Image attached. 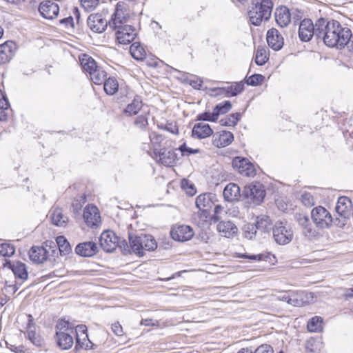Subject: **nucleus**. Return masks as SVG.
<instances>
[{"label": "nucleus", "mask_w": 353, "mask_h": 353, "mask_svg": "<svg viewBox=\"0 0 353 353\" xmlns=\"http://www.w3.org/2000/svg\"><path fill=\"white\" fill-rule=\"evenodd\" d=\"M317 30L320 39L330 48H343L352 38L351 30L336 20L320 17L317 19Z\"/></svg>", "instance_id": "obj_1"}, {"label": "nucleus", "mask_w": 353, "mask_h": 353, "mask_svg": "<svg viewBox=\"0 0 353 353\" xmlns=\"http://www.w3.org/2000/svg\"><path fill=\"white\" fill-rule=\"evenodd\" d=\"M131 23V18L128 14L117 8L109 21V26L115 30L116 38L120 44H129L134 40L137 33Z\"/></svg>", "instance_id": "obj_2"}, {"label": "nucleus", "mask_w": 353, "mask_h": 353, "mask_svg": "<svg viewBox=\"0 0 353 353\" xmlns=\"http://www.w3.org/2000/svg\"><path fill=\"white\" fill-rule=\"evenodd\" d=\"M129 242L132 251L139 256L144 254V251H152L157 247L155 239L151 235L144 234H129Z\"/></svg>", "instance_id": "obj_3"}, {"label": "nucleus", "mask_w": 353, "mask_h": 353, "mask_svg": "<svg viewBox=\"0 0 353 353\" xmlns=\"http://www.w3.org/2000/svg\"><path fill=\"white\" fill-rule=\"evenodd\" d=\"M273 3L271 0H261L249 12L250 21L254 26H259L263 20L270 19L272 11Z\"/></svg>", "instance_id": "obj_4"}, {"label": "nucleus", "mask_w": 353, "mask_h": 353, "mask_svg": "<svg viewBox=\"0 0 353 353\" xmlns=\"http://www.w3.org/2000/svg\"><path fill=\"white\" fill-rule=\"evenodd\" d=\"M317 32V20L314 24L310 19H304L301 21L299 28V37L301 41L308 42L313 36H315L318 39H320Z\"/></svg>", "instance_id": "obj_5"}, {"label": "nucleus", "mask_w": 353, "mask_h": 353, "mask_svg": "<svg viewBox=\"0 0 353 353\" xmlns=\"http://www.w3.org/2000/svg\"><path fill=\"white\" fill-rule=\"evenodd\" d=\"M243 194L249 202L258 205L263 201L265 191L260 183L250 184L244 188Z\"/></svg>", "instance_id": "obj_6"}, {"label": "nucleus", "mask_w": 353, "mask_h": 353, "mask_svg": "<svg viewBox=\"0 0 353 353\" xmlns=\"http://www.w3.org/2000/svg\"><path fill=\"white\" fill-rule=\"evenodd\" d=\"M313 222L320 228H328L333 221L330 212L323 207L318 206L311 212Z\"/></svg>", "instance_id": "obj_7"}, {"label": "nucleus", "mask_w": 353, "mask_h": 353, "mask_svg": "<svg viewBox=\"0 0 353 353\" xmlns=\"http://www.w3.org/2000/svg\"><path fill=\"white\" fill-rule=\"evenodd\" d=\"M272 232L275 241L280 245L288 244L292 240V230L287 228L283 222L276 223L272 228Z\"/></svg>", "instance_id": "obj_8"}, {"label": "nucleus", "mask_w": 353, "mask_h": 353, "mask_svg": "<svg viewBox=\"0 0 353 353\" xmlns=\"http://www.w3.org/2000/svg\"><path fill=\"white\" fill-rule=\"evenodd\" d=\"M232 165L242 175L254 176L256 174L254 165L248 159L236 157L233 159Z\"/></svg>", "instance_id": "obj_9"}, {"label": "nucleus", "mask_w": 353, "mask_h": 353, "mask_svg": "<svg viewBox=\"0 0 353 353\" xmlns=\"http://www.w3.org/2000/svg\"><path fill=\"white\" fill-rule=\"evenodd\" d=\"M87 23L92 32L101 33L106 30L109 21H107L103 13H95L88 17Z\"/></svg>", "instance_id": "obj_10"}, {"label": "nucleus", "mask_w": 353, "mask_h": 353, "mask_svg": "<svg viewBox=\"0 0 353 353\" xmlns=\"http://www.w3.org/2000/svg\"><path fill=\"white\" fill-rule=\"evenodd\" d=\"M101 248L106 252H112L119 245V238L112 231L103 232L99 239Z\"/></svg>", "instance_id": "obj_11"}, {"label": "nucleus", "mask_w": 353, "mask_h": 353, "mask_svg": "<svg viewBox=\"0 0 353 353\" xmlns=\"http://www.w3.org/2000/svg\"><path fill=\"white\" fill-rule=\"evenodd\" d=\"M243 89V83L239 82L226 87L214 88L210 90L214 93V96H225L230 97L238 95Z\"/></svg>", "instance_id": "obj_12"}, {"label": "nucleus", "mask_w": 353, "mask_h": 353, "mask_svg": "<svg viewBox=\"0 0 353 353\" xmlns=\"http://www.w3.org/2000/svg\"><path fill=\"white\" fill-rule=\"evenodd\" d=\"M39 11L41 16L45 19H53L58 16L59 7L54 1L47 0L40 3Z\"/></svg>", "instance_id": "obj_13"}, {"label": "nucleus", "mask_w": 353, "mask_h": 353, "mask_svg": "<svg viewBox=\"0 0 353 353\" xmlns=\"http://www.w3.org/2000/svg\"><path fill=\"white\" fill-rule=\"evenodd\" d=\"M170 235L174 241L184 242L192 238L194 232L190 226L181 225L172 228Z\"/></svg>", "instance_id": "obj_14"}, {"label": "nucleus", "mask_w": 353, "mask_h": 353, "mask_svg": "<svg viewBox=\"0 0 353 353\" xmlns=\"http://www.w3.org/2000/svg\"><path fill=\"white\" fill-rule=\"evenodd\" d=\"M154 154L155 158H159V161L164 165L170 166L177 160V154L175 150H167L165 148H154Z\"/></svg>", "instance_id": "obj_15"}, {"label": "nucleus", "mask_w": 353, "mask_h": 353, "mask_svg": "<svg viewBox=\"0 0 353 353\" xmlns=\"http://www.w3.org/2000/svg\"><path fill=\"white\" fill-rule=\"evenodd\" d=\"M83 216L85 223L89 227L97 225L101 220L99 210L93 205H88L85 208Z\"/></svg>", "instance_id": "obj_16"}, {"label": "nucleus", "mask_w": 353, "mask_h": 353, "mask_svg": "<svg viewBox=\"0 0 353 353\" xmlns=\"http://www.w3.org/2000/svg\"><path fill=\"white\" fill-rule=\"evenodd\" d=\"M336 213L342 218V225H345V220L349 219L351 215V201L346 196L339 198L336 208Z\"/></svg>", "instance_id": "obj_17"}, {"label": "nucleus", "mask_w": 353, "mask_h": 353, "mask_svg": "<svg viewBox=\"0 0 353 353\" xmlns=\"http://www.w3.org/2000/svg\"><path fill=\"white\" fill-rule=\"evenodd\" d=\"M266 39L268 46L275 51L280 50L283 46V37L275 28H271L268 31Z\"/></svg>", "instance_id": "obj_18"}, {"label": "nucleus", "mask_w": 353, "mask_h": 353, "mask_svg": "<svg viewBox=\"0 0 353 353\" xmlns=\"http://www.w3.org/2000/svg\"><path fill=\"white\" fill-rule=\"evenodd\" d=\"M77 254L83 257H91L98 252V247L93 241L79 243L75 248Z\"/></svg>", "instance_id": "obj_19"}, {"label": "nucleus", "mask_w": 353, "mask_h": 353, "mask_svg": "<svg viewBox=\"0 0 353 353\" xmlns=\"http://www.w3.org/2000/svg\"><path fill=\"white\" fill-rule=\"evenodd\" d=\"M16 44L12 41H7L0 45V64L10 61L14 54Z\"/></svg>", "instance_id": "obj_20"}, {"label": "nucleus", "mask_w": 353, "mask_h": 353, "mask_svg": "<svg viewBox=\"0 0 353 353\" xmlns=\"http://www.w3.org/2000/svg\"><path fill=\"white\" fill-rule=\"evenodd\" d=\"M28 255L33 263L40 264L47 260L48 252L43 246H32L29 250Z\"/></svg>", "instance_id": "obj_21"}, {"label": "nucleus", "mask_w": 353, "mask_h": 353, "mask_svg": "<svg viewBox=\"0 0 353 353\" xmlns=\"http://www.w3.org/2000/svg\"><path fill=\"white\" fill-rule=\"evenodd\" d=\"M276 23L281 28L286 27L291 21L290 10L286 6L277 8L274 12Z\"/></svg>", "instance_id": "obj_22"}, {"label": "nucleus", "mask_w": 353, "mask_h": 353, "mask_svg": "<svg viewBox=\"0 0 353 353\" xmlns=\"http://www.w3.org/2000/svg\"><path fill=\"white\" fill-rule=\"evenodd\" d=\"M216 229L223 236L226 238L233 237L238 232L237 227L230 221H220L216 225Z\"/></svg>", "instance_id": "obj_23"}, {"label": "nucleus", "mask_w": 353, "mask_h": 353, "mask_svg": "<svg viewBox=\"0 0 353 353\" xmlns=\"http://www.w3.org/2000/svg\"><path fill=\"white\" fill-rule=\"evenodd\" d=\"M296 220L299 225L303 228V233L310 239H312L317 236L315 230L311 228L310 219L307 216L299 214L296 216Z\"/></svg>", "instance_id": "obj_24"}, {"label": "nucleus", "mask_w": 353, "mask_h": 353, "mask_svg": "<svg viewBox=\"0 0 353 353\" xmlns=\"http://www.w3.org/2000/svg\"><path fill=\"white\" fill-rule=\"evenodd\" d=\"M292 305L295 307H301L305 303H309L313 299V295L311 292L297 291L296 292H292Z\"/></svg>", "instance_id": "obj_25"}, {"label": "nucleus", "mask_w": 353, "mask_h": 353, "mask_svg": "<svg viewBox=\"0 0 353 353\" xmlns=\"http://www.w3.org/2000/svg\"><path fill=\"white\" fill-rule=\"evenodd\" d=\"M6 266L12 270L14 276L20 279L26 280L28 276L27 267L25 263L20 261H14L6 263Z\"/></svg>", "instance_id": "obj_26"}, {"label": "nucleus", "mask_w": 353, "mask_h": 353, "mask_svg": "<svg viewBox=\"0 0 353 353\" xmlns=\"http://www.w3.org/2000/svg\"><path fill=\"white\" fill-rule=\"evenodd\" d=\"M223 195L225 201L230 202L238 201L241 196L240 188L236 183H230L225 187Z\"/></svg>", "instance_id": "obj_27"}, {"label": "nucleus", "mask_w": 353, "mask_h": 353, "mask_svg": "<svg viewBox=\"0 0 353 353\" xmlns=\"http://www.w3.org/2000/svg\"><path fill=\"white\" fill-rule=\"evenodd\" d=\"M213 130L211 129L210 126L204 123H197L194 124L192 130V137L199 139L208 137L211 136Z\"/></svg>", "instance_id": "obj_28"}, {"label": "nucleus", "mask_w": 353, "mask_h": 353, "mask_svg": "<svg viewBox=\"0 0 353 353\" xmlns=\"http://www.w3.org/2000/svg\"><path fill=\"white\" fill-rule=\"evenodd\" d=\"M213 144L218 148H223L230 145L234 140L233 134L229 131H222L213 137Z\"/></svg>", "instance_id": "obj_29"}, {"label": "nucleus", "mask_w": 353, "mask_h": 353, "mask_svg": "<svg viewBox=\"0 0 353 353\" xmlns=\"http://www.w3.org/2000/svg\"><path fill=\"white\" fill-rule=\"evenodd\" d=\"M58 345L63 350H68L72 347L74 341L70 333L60 332L56 333Z\"/></svg>", "instance_id": "obj_30"}, {"label": "nucleus", "mask_w": 353, "mask_h": 353, "mask_svg": "<svg viewBox=\"0 0 353 353\" xmlns=\"http://www.w3.org/2000/svg\"><path fill=\"white\" fill-rule=\"evenodd\" d=\"M79 61L83 70L89 75L99 68L94 59L86 54H83L79 57Z\"/></svg>", "instance_id": "obj_31"}, {"label": "nucleus", "mask_w": 353, "mask_h": 353, "mask_svg": "<svg viewBox=\"0 0 353 353\" xmlns=\"http://www.w3.org/2000/svg\"><path fill=\"white\" fill-rule=\"evenodd\" d=\"M255 225L256 229L261 230L262 232H270L273 228L272 220L266 215L258 216Z\"/></svg>", "instance_id": "obj_32"}, {"label": "nucleus", "mask_w": 353, "mask_h": 353, "mask_svg": "<svg viewBox=\"0 0 353 353\" xmlns=\"http://www.w3.org/2000/svg\"><path fill=\"white\" fill-rule=\"evenodd\" d=\"M51 220L52 224L57 226L65 227L68 221V217L63 215L61 209L55 208L51 214Z\"/></svg>", "instance_id": "obj_33"}, {"label": "nucleus", "mask_w": 353, "mask_h": 353, "mask_svg": "<svg viewBox=\"0 0 353 353\" xmlns=\"http://www.w3.org/2000/svg\"><path fill=\"white\" fill-rule=\"evenodd\" d=\"M130 52L132 57L138 61L143 60L146 56L144 48L139 42H134L130 46Z\"/></svg>", "instance_id": "obj_34"}, {"label": "nucleus", "mask_w": 353, "mask_h": 353, "mask_svg": "<svg viewBox=\"0 0 353 353\" xmlns=\"http://www.w3.org/2000/svg\"><path fill=\"white\" fill-rule=\"evenodd\" d=\"M196 206L203 212L206 208H210L212 204L211 195L210 194H201L196 199Z\"/></svg>", "instance_id": "obj_35"}, {"label": "nucleus", "mask_w": 353, "mask_h": 353, "mask_svg": "<svg viewBox=\"0 0 353 353\" xmlns=\"http://www.w3.org/2000/svg\"><path fill=\"white\" fill-rule=\"evenodd\" d=\"M142 108V100L140 97H134L132 103L128 104L125 109V112L129 115L137 114Z\"/></svg>", "instance_id": "obj_36"}, {"label": "nucleus", "mask_w": 353, "mask_h": 353, "mask_svg": "<svg viewBox=\"0 0 353 353\" xmlns=\"http://www.w3.org/2000/svg\"><path fill=\"white\" fill-rule=\"evenodd\" d=\"M307 330L310 332H319L323 329V319L315 316L312 317L307 323Z\"/></svg>", "instance_id": "obj_37"}, {"label": "nucleus", "mask_w": 353, "mask_h": 353, "mask_svg": "<svg viewBox=\"0 0 353 353\" xmlns=\"http://www.w3.org/2000/svg\"><path fill=\"white\" fill-rule=\"evenodd\" d=\"M90 80L96 85H101L106 80V72L99 67L90 75Z\"/></svg>", "instance_id": "obj_38"}, {"label": "nucleus", "mask_w": 353, "mask_h": 353, "mask_svg": "<svg viewBox=\"0 0 353 353\" xmlns=\"http://www.w3.org/2000/svg\"><path fill=\"white\" fill-rule=\"evenodd\" d=\"M56 241L61 255L68 254L72 249L68 240L63 236H59L56 239Z\"/></svg>", "instance_id": "obj_39"}, {"label": "nucleus", "mask_w": 353, "mask_h": 353, "mask_svg": "<svg viewBox=\"0 0 353 353\" xmlns=\"http://www.w3.org/2000/svg\"><path fill=\"white\" fill-rule=\"evenodd\" d=\"M104 90L109 95H113L118 91L119 83L116 79L110 77L103 83Z\"/></svg>", "instance_id": "obj_40"}, {"label": "nucleus", "mask_w": 353, "mask_h": 353, "mask_svg": "<svg viewBox=\"0 0 353 353\" xmlns=\"http://www.w3.org/2000/svg\"><path fill=\"white\" fill-rule=\"evenodd\" d=\"M92 346L93 343L88 339V334H83V336L78 334L77 337H76V349L84 348L90 350L92 348Z\"/></svg>", "instance_id": "obj_41"}, {"label": "nucleus", "mask_w": 353, "mask_h": 353, "mask_svg": "<svg viewBox=\"0 0 353 353\" xmlns=\"http://www.w3.org/2000/svg\"><path fill=\"white\" fill-rule=\"evenodd\" d=\"M232 104L229 101H225L223 103L217 104L213 109L214 117L218 119L220 114H223L230 111Z\"/></svg>", "instance_id": "obj_42"}, {"label": "nucleus", "mask_w": 353, "mask_h": 353, "mask_svg": "<svg viewBox=\"0 0 353 353\" xmlns=\"http://www.w3.org/2000/svg\"><path fill=\"white\" fill-rule=\"evenodd\" d=\"M240 114L234 113L220 120V123L223 126H234L239 120Z\"/></svg>", "instance_id": "obj_43"}, {"label": "nucleus", "mask_w": 353, "mask_h": 353, "mask_svg": "<svg viewBox=\"0 0 353 353\" xmlns=\"http://www.w3.org/2000/svg\"><path fill=\"white\" fill-rule=\"evenodd\" d=\"M226 212L224 210L223 208L219 205H217L214 208V214L212 216V221L214 223H219L220 221H223V218L225 216Z\"/></svg>", "instance_id": "obj_44"}, {"label": "nucleus", "mask_w": 353, "mask_h": 353, "mask_svg": "<svg viewBox=\"0 0 353 353\" xmlns=\"http://www.w3.org/2000/svg\"><path fill=\"white\" fill-rule=\"evenodd\" d=\"M56 333L60 332H68L70 331L71 333H73V328L72 325L68 321H65L64 319L59 320L55 327Z\"/></svg>", "instance_id": "obj_45"}, {"label": "nucleus", "mask_w": 353, "mask_h": 353, "mask_svg": "<svg viewBox=\"0 0 353 353\" xmlns=\"http://www.w3.org/2000/svg\"><path fill=\"white\" fill-rule=\"evenodd\" d=\"M15 252L14 246L8 243H3L0 244V254L3 256L10 257Z\"/></svg>", "instance_id": "obj_46"}, {"label": "nucleus", "mask_w": 353, "mask_h": 353, "mask_svg": "<svg viewBox=\"0 0 353 353\" xmlns=\"http://www.w3.org/2000/svg\"><path fill=\"white\" fill-rule=\"evenodd\" d=\"M256 225L251 223H248L243 227V234L244 236L248 239H253L256 234Z\"/></svg>", "instance_id": "obj_47"}, {"label": "nucleus", "mask_w": 353, "mask_h": 353, "mask_svg": "<svg viewBox=\"0 0 353 353\" xmlns=\"http://www.w3.org/2000/svg\"><path fill=\"white\" fill-rule=\"evenodd\" d=\"M28 339L37 347H41L44 343L43 338L33 330L28 332Z\"/></svg>", "instance_id": "obj_48"}, {"label": "nucleus", "mask_w": 353, "mask_h": 353, "mask_svg": "<svg viewBox=\"0 0 353 353\" xmlns=\"http://www.w3.org/2000/svg\"><path fill=\"white\" fill-rule=\"evenodd\" d=\"M268 58L266 55V51L263 48H258L256 52L255 63L258 65H264L268 61Z\"/></svg>", "instance_id": "obj_49"}, {"label": "nucleus", "mask_w": 353, "mask_h": 353, "mask_svg": "<svg viewBox=\"0 0 353 353\" xmlns=\"http://www.w3.org/2000/svg\"><path fill=\"white\" fill-rule=\"evenodd\" d=\"M265 77L259 74H254L249 77L246 79V83L248 85L256 86L259 84H261L264 81Z\"/></svg>", "instance_id": "obj_50"}, {"label": "nucleus", "mask_w": 353, "mask_h": 353, "mask_svg": "<svg viewBox=\"0 0 353 353\" xmlns=\"http://www.w3.org/2000/svg\"><path fill=\"white\" fill-rule=\"evenodd\" d=\"M82 7L88 12L93 10L99 3V0H81Z\"/></svg>", "instance_id": "obj_51"}, {"label": "nucleus", "mask_w": 353, "mask_h": 353, "mask_svg": "<svg viewBox=\"0 0 353 353\" xmlns=\"http://www.w3.org/2000/svg\"><path fill=\"white\" fill-rule=\"evenodd\" d=\"M85 202V196H81L80 199H75L72 203V208L73 212L76 215L79 214V212L83 206V204Z\"/></svg>", "instance_id": "obj_52"}, {"label": "nucleus", "mask_w": 353, "mask_h": 353, "mask_svg": "<svg viewBox=\"0 0 353 353\" xmlns=\"http://www.w3.org/2000/svg\"><path fill=\"white\" fill-rule=\"evenodd\" d=\"M181 152L182 156H190V154H194L200 153L201 150L199 149H192L186 145L184 143L177 149Z\"/></svg>", "instance_id": "obj_53"}, {"label": "nucleus", "mask_w": 353, "mask_h": 353, "mask_svg": "<svg viewBox=\"0 0 353 353\" xmlns=\"http://www.w3.org/2000/svg\"><path fill=\"white\" fill-rule=\"evenodd\" d=\"M181 152L182 156H190V154H194L200 153L201 150L199 149H192L186 145L184 143L177 149Z\"/></svg>", "instance_id": "obj_54"}, {"label": "nucleus", "mask_w": 353, "mask_h": 353, "mask_svg": "<svg viewBox=\"0 0 353 353\" xmlns=\"http://www.w3.org/2000/svg\"><path fill=\"white\" fill-rule=\"evenodd\" d=\"M134 125L142 130H145L148 125V117L144 115L138 116L134 121Z\"/></svg>", "instance_id": "obj_55"}, {"label": "nucleus", "mask_w": 353, "mask_h": 353, "mask_svg": "<svg viewBox=\"0 0 353 353\" xmlns=\"http://www.w3.org/2000/svg\"><path fill=\"white\" fill-rule=\"evenodd\" d=\"M302 203L307 207H310L314 205V196L310 192H304L301 198Z\"/></svg>", "instance_id": "obj_56"}, {"label": "nucleus", "mask_w": 353, "mask_h": 353, "mask_svg": "<svg viewBox=\"0 0 353 353\" xmlns=\"http://www.w3.org/2000/svg\"><path fill=\"white\" fill-rule=\"evenodd\" d=\"M150 140L154 148L159 145L160 143L163 141L162 135L157 134L155 132H152L150 134Z\"/></svg>", "instance_id": "obj_57"}, {"label": "nucleus", "mask_w": 353, "mask_h": 353, "mask_svg": "<svg viewBox=\"0 0 353 353\" xmlns=\"http://www.w3.org/2000/svg\"><path fill=\"white\" fill-rule=\"evenodd\" d=\"M181 187L186 191V193L190 196H193L196 193L194 186L192 183H189L188 181L183 180L181 182Z\"/></svg>", "instance_id": "obj_58"}, {"label": "nucleus", "mask_w": 353, "mask_h": 353, "mask_svg": "<svg viewBox=\"0 0 353 353\" xmlns=\"http://www.w3.org/2000/svg\"><path fill=\"white\" fill-rule=\"evenodd\" d=\"M196 120L215 121L217 120V119L215 118V117H214L213 112L212 113L205 112L198 114L196 117Z\"/></svg>", "instance_id": "obj_59"}, {"label": "nucleus", "mask_w": 353, "mask_h": 353, "mask_svg": "<svg viewBox=\"0 0 353 353\" xmlns=\"http://www.w3.org/2000/svg\"><path fill=\"white\" fill-rule=\"evenodd\" d=\"M253 353H274V350L271 345L263 344L259 346Z\"/></svg>", "instance_id": "obj_60"}, {"label": "nucleus", "mask_w": 353, "mask_h": 353, "mask_svg": "<svg viewBox=\"0 0 353 353\" xmlns=\"http://www.w3.org/2000/svg\"><path fill=\"white\" fill-rule=\"evenodd\" d=\"M17 290L18 287L17 286V285L9 284L8 281L6 282L5 286L3 289L5 293L8 295L14 294Z\"/></svg>", "instance_id": "obj_61"}, {"label": "nucleus", "mask_w": 353, "mask_h": 353, "mask_svg": "<svg viewBox=\"0 0 353 353\" xmlns=\"http://www.w3.org/2000/svg\"><path fill=\"white\" fill-rule=\"evenodd\" d=\"M10 106L6 94L0 90V109L7 110Z\"/></svg>", "instance_id": "obj_62"}, {"label": "nucleus", "mask_w": 353, "mask_h": 353, "mask_svg": "<svg viewBox=\"0 0 353 353\" xmlns=\"http://www.w3.org/2000/svg\"><path fill=\"white\" fill-rule=\"evenodd\" d=\"M202 83H203V81L197 77H194V79L190 80V85L192 88H195V89H198V90L201 89Z\"/></svg>", "instance_id": "obj_63"}, {"label": "nucleus", "mask_w": 353, "mask_h": 353, "mask_svg": "<svg viewBox=\"0 0 353 353\" xmlns=\"http://www.w3.org/2000/svg\"><path fill=\"white\" fill-rule=\"evenodd\" d=\"M112 330L117 336H121L123 334V327L118 322L112 325Z\"/></svg>", "instance_id": "obj_64"}]
</instances>
